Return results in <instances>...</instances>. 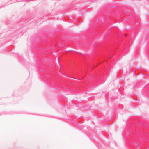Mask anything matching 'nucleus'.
<instances>
[{
	"label": "nucleus",
	"instance_id": "1",
	"mask_svg": "<svg viewBox=\"0 0 149 149\" xmlns=\"http://www.w3.org/2000/svg\"><path fill=\"white\" fill-rule=\"evenodd\" d=\"M111 119H109V120H108V121H110V120H111Z\"/></svg>",
	"mask_w": 149,
	"mask_h": 149
}]
</instances>
